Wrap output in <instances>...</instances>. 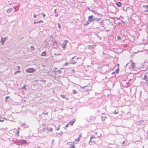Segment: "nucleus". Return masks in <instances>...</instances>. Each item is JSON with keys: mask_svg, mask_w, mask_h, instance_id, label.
Masks as SVG:
<instances>
[{"mask_svg": "<svg viewBox=\"0 0 148 148\" xmlns=\"http://www.w3.org/2000/svg\"><path fill=\"white\" fill-rule=\"evenodd\" d=\"M27 142L25 140H22L20 142V143H21L22 144H27Z\"/></svg>", "mask_w": 148, "mask_h": 148, "instance_id": "obj_11", "label": "nucleus"}, {"mask_svg": "<svg viewBox=\"0 0 148 148\" xmlns=\"http://www.w3.org/2000/svg\"><path fill=\"white\" fill-rule=\"evenodd\" d=\"M82 136V135L81 134L79 135L78 136V137L76 139H75V141H77L78 142L80 140V138Z\"/></svg>", "mask_w": 148, "mask_h": 148, "instance_id": "obj_7", "label": "nucleus"}, {"mask_svg": "<svg viewBox=\"0 0 148 148\" xmlns=\"http://www.w3.org/2000/svg\"><path fill=\"white\" fill-rule=\"evenodd\" d=\"M19 131L18 130L17 133L16 134V135L17 136H19Z\"/></svg>", "mask_w": 148, "mask_h": 148, "instance_id": "obj_18", "label": "nucleus"}, {"mask_svg": "<svg viewBox=\"0 0 148 148\" xmlns=\"http://www.w3.org/2000/svg\"><path fill=\"white\" fill-rule=\"evenodd\" d=\"M95 20L93 18V15H91L88 17V21L90 22L94 21Z\"/></svg>", "mask_w": 148, "mask_h": 148, "instance_id": "obj_4", "label": "nucleus"}, {"mask_svg": "<svg viewBox=\"0 0 148 148\" xmlns=\"http://www.w3.org/2000/svg\"><path fill=\"white\" fill-rule=\"evenodd\" d=\"M5 119V118L0 116V121L2 122L4 121Z\"/></svg>", "mask_w": 148, "mask_h": 148, "instance_id": "obj_15", "label": "nucleus"}, {"mask_svg": "<svg viewBox=\"0 0 148 148\" xmlns=\"http://www.w3.org/2000/svg\"><path fill=\"white\" fill-rule=\"evenodd\" d=\"M69 64V63L67 62H66L65 63L64 65L65 66H67Z\"/></svg>", "mask_w": 148, "mask_h": 148, "instance_id": "obj_27", "label": "nucleus"}, {"mask_svg": "<svg viewBox=\"0 0 148 148\" xmlns=\"http://www.w3.org/2000/svg\"><path fill=\"white\" fill-rule=\"evenodd\" d=\"M73 92L74 94H76L77 93V91L75 90H73Z\"/></svg>", "mask_w": 148, "mask_h": 148, "instance_id": "obj_23", "label": "nucleus"}, {"mask_svg": "<svg viewBox=\"0 0 148 148\" xmlns=\"http://www.w3.org/2000/svg\"><path fill=\"white\" fill-rule=\"evenodd\" d=\"M37 23V22H34V23L35 24V23Z\"/></svg>", "mask_w": 148, "mask_h": 148, "instance_id": "obj_37", "label": "nucleus"}, {"mask_svg": "<svg viewBox=\"0 0 148 148\" xmlns=\"http://www.w3.org/2000/svg\"><path fill=\"white\" fill-rule=\"evenodd\" d=\"M68 41L67 40H65L64 41V43H63L62 44V46L63 48L65 49V47L66 45V43L68 42Z\"/></svg>", "mask_w": 148, "mask_h": 148, "instance_id": "obj_6", "label": "nucleus"}, {"mask_svg": "<svg viewBox=\"0 0 148 148\" xmlns=\"http://www.w3.org/2000/svg\"><path fill=\"white\" fill-rule=\"evenodd\" d=\"M18 67L19 69L20 68V67L19 66H18Z\"/></svg>", "mask_w": 148, "mask_h": 148, "instance_id": "obj_38", "label": "nucleus"}, {"mask_svg": "<svg viewBox=\"0 0 148 148\" xmlns=\"http://www.w3.org/2000/svg\"><path fill=\"white\" fill-rule=\"evenodd\" d=\"M147 38H148V35L147 36Z\"/></svg>", "mask_w": 148, "mask_h": 148, "instance_id": "obj_40", "label": "nucleus"}, {"mask_svg": "<svg viewBox=\"0 0 148 148\" xmlns=\"http://www.w3.org/2000/svg\"><path fill=\"white\" fill-rule=\"evenodd\" d=\"M30 48H31V49L32 50H33V51H34V49H35L34 47L33 46H31V47Z\"/></svg>", "mask_w": 148, "mask_h": 148, "instance_id": "obj_20", "label": "nucleus"}, {"mask_svg": "<svg viewBox=\"0 0 148 148\" xmlns=\"http://www.w3.org/2000/svg\"><path fill=\"white\" fill-rule=\"evenodd\" d=\"M117 38H118V39L120 40L121 39V37L119 36H118Z\"/></svg>", "mask_w": 148, "mask_h": 148, "instance_id": "obj_29", "label": "nucleus"}, {"mask_svg": "<svg viewBox=\"0 0 148 148\" xmlns=\"http://www.w3.org/2000/svg\"><path fill=\"white\" fill-rule=\"evenodd\" d=\"M132 68L134 69L135 67V64L133 62H132Z\"/></svg>", "mask_w": 148, "mask_h": 148, "instance_id": "obj_14", "label": "nucleus"}, {"mask_svg": "<svg viewBox=\"0 0 148 148\" xmlns=\"http://www.w3.org/2000/svg\"><path fill=\"white\" fill-rule=\"evenodd\" d=\"M99 21V20H97V21Z\"/></svg>", "mask_w": 148, "mask_h": 148, "instance_id": "obj_42", "label": "nucleus"}, {"mask_svg": "<svg viewBox=\"0 0 148 148\" xmlns=\"http://www.w3.org/2000/svg\"><path fill=\"white\" fill-rule=\"evenodd\" d=\"M118 66H119V64H118Z\"/></svg>", "mask_w": 148, "mask_h": 148, "instance_id": "obj_39", "label": "nucleus"}, {"mask_svg": "<svg viewBox=\"0 0 148 148\" xmlns=\"http://www.w3.org/2000/svg\"><path fill=\"white\" fill-rule=\"evenodd\" d=\"M119 69H117L116 70V71H115V72H116V73L117 74L118 73H119Z\"/></svg>", "mask_w": 148, "mask_h": 148, "instance_id": "obj_19", "label": "nucleus"}, {"mask_svg": "<svg viewBox=\"0 0 148 148\" xmlns=\"http://www.w3.org/2000/svg\"><path fill=\"white\" fill-rule=\"evenodd\" d=\"M45 14H43V17H45Z\"/></svg>", "mask_w": 148, "mask_h": 148, "instance_id": "obj_34", "label": "nucleus"}, {"mask_svg": "<svg viewBox=\"0 0 148 148\" xmlns=\"http://www.w3.org/2000/svg\"><path fill=\"white\" fill-rule=\"evenodd\" d=\"M95 137L93 135H92L90 138V142H94L95 140H92V139H95Z\"/></svg>", "mask_w": 148, "mask_h": 148, "instance_id": "obj_12", "label": "nucleus"}, {"mask_svg": "<svg viewBox=\"0 0 148 148\" xmlns=\"http://www.w3.org/2000/svg\"><path fill=\"white\" fill-rule=\"evenodd\" d=\"M20 72V71H16L15 72L14 74H17V73H19Z\"/></svg>", "mask_w": 148, "mask_h": 148, "instance_id": "obj_21", "label": "nucleus"}, {"mask_svg": "<svg viewBox=\"0 0 148 148\" xmlns=\"http://www.w3.org/2000/svg\"><path fill=\"white\" fill-rule=\"evenodd\" d=\"M69 125L68 123L65 126L66 127H68V125Z\"/></svg>", "mask_w": 148, "mask_h": 148, "instance_id": "obj_32", "label": "nucleus"}, {"mask_svg": "<svg viewBox=\"0 0 148 148\" xmlns=\"http://www.w3.org/2000/svg\"><path fill=\"white\" fill-rule=\"evenodd\" d=\"M53 43L54 44H57V42L55 40L53 41Z\"/></svg>", "mask_w": 148, "mask_h": 148, "instance_id": "obj_26", "label": "nucleus"}, {"mask_svg": "<svg viewBox=\"0 0 148 148\" xmlns=\"http://www.w3.org/2000/svg\"><path fill=\"white\" fill-rule=\"evenodd\" d=\"M9 98V97H6V99H7Z\"/></svg>", "mask_w": 148, "mask_h": 148, "instance_id": "obj_35", "label": "nucleus"}, {"mask_svg": "<svg viewBox=\"0 0 148 148\" xmlns=\"http://www.w3.org/2000/svg\"><path fill=\"white\" fill-rule=\"evenodd\" d=\"M81 59V58H77L75 56H74L72 58V60L71 61V63L74 64L77 62L80 63Z\"/></svg>", "mask_w": 148, "mask_h": 148, "instance_id": "obj_1", "label": "nucleus"}, {"mask_svg": "<svg viewBox=\"0 0 148 148\" xmlns=\"http://www.w3.org/2000/svg\"><path fill=\"white\" fill-rule=\"evenodd\" d=\"M36 15H34V18H36Z\"/></svg>", "mask_w": 148, "mask_h": 148, "instance_id": "obj_33", "label": "nucleus"}, {"mask_svg": "<svg viewBox=\"0 0 148 148\" xmlns=\"http://www.w3.org/2000/svg\"><path fill=\"white\" fill-rule=\"evenodd\" d=\"M35 70V69L32 68H29L26 70L27 72L29 73H32Z\"/></svg>", "mask_w": 148, "mask_h": 148, "instance_id": "obj_3", "label": "nucleus"}, {"mask_svg": "<svg viewBox=\"0 0 148 148\" xmlns=\"http://www.w3.org/2000/svg\"><path fill=\"white\" fill-rule=\"evenodd\" d=\"M58 27L60 29H61V25L60 23H58Z\"/></svg>", "mask_w": 148, "mask_h": 148, "instance_id": "obj_22", "label": "nucleus"}, {"mask_svg": "<svg viewBox=\"0 0 148 148\" xmlns=\"http://www.w3.org/2000/svg\"><path fill=\"white\" fill-rule=\"evenodd\" d=\"M67 144L69 146V148H74L75 146L73 143V142H69L67 143Z\"/></svg>", "mask_w": 148, "mask_h": 148, "instance_id": "obj_2", "label": "nucleus"}, {"mask_svg": "<svg viewBox=\"0 0 148 148\" xmlns=\"http://www.w3.org/2000/svg\"><path fill=\"white\" fill-rule=\"evenodd\" d=\"M7 37H4V38H1V42L2 45H4L5 42L7 40Z\"/></svg>", "mask_w": 148, "mask_h": 148, "instance_id": "obj_5", "label": "nucleus"}, {"mask_svg": "<svg viewBox=\"0 0 148 148\" xmlns=\"http://www.w3.org/2000/svg\"><path fill=\"white\" fill-rule=\"evenodd\" d=\"M143 7L145 8L144 11L145 12H148V5H143Z\"/></svg>", "mask_w": 148, "mask_h": 148, "instance_id": "obj_8", "label": "nucleus"}, {"mask_svg": "<svg viewBox=\"0 0 148 148\" xmlns=\"http://www.w3.org/2000/svg\"><path fill=\"white\" fill-rule=\"evenodd\" d=\"M75 120L73 119V121H72L69 122L68 123L69 125H71V126H72L74 123L75 122Z\"/></svg>", "mask_w": 148, "mask_h": 148, "instance_id": "obj_9", "label": "nucleus"}, {"mask_svg": "<svg viewBox=\"0 0 148 148\" xmlns=\"http://www.w3.org/2000/svg\"><path fill=\"white\" fill-rule=\"evenodd\" d=\"M86 23H87L85 25V26L87 25L88 24H89V23L88 22H86Z\"/></svg>", "mask_w": 148, "mask_h": 148, "instance_id": "obj_30", "label": "nucleus"}, {"mask_svg": "<svg viewBox=\"0 0 148 148\" xmlns=\"http://www.w3.org/2000/svg\"><path fill=\"white\" fill-rule=\"evenodd\" d=\"M46 54V51L43 52L41 54V56H45Z\"/></svg>", "mask_w": 148, "mask_h": 148, "instance_id": "obj_13", "label": "nucleus"}, {"mask_svg": "<svg viewBox=\"0 0 148 148\" xmlns=\"http://www.w3.org/2000/svg\"><path fill=\"white\" fill-rule=\"evenodd\" d=\"M143 79L145 80L147 82H148V78L146 75H145L143 78Z\"/></svg>", "mask_w": 148, "mask_h": 148, "instance_id": "obj_10", "label": "nucleus"}, {"mask_svg": "<svg viewBox=\"0 0 148 148\" xmlns=\"http://www.w3.org/2000/svg\"><path fill=\"white\" fill-rule=\"evenodd\" d=\"M60 96L61 97H62L63 98H64V99L65 98V97L63 95H60Z\"/></svg>", "mask_w": 148, "mask_h": 148, "instance_id": "obj_25", "label": "nucleus"}, {"mask_svg": "<svg viewBox=\"0 0 148 148\" xmlns=\"http://www.w3.org/2000/svg\"><path fill=\"white\" fill-rule=\"evenodd\" d=\"M56 9H55V11H56Z\"/></svg>", "mask_w": 148, "mask_h": 148, "instance_id": "obj_41", "label": "nucleus"}, {"mask_svg": "<svg viewBox=\"0 0 148 148\" xmlns=\"http://www.w3.org/2000/svg\"><path fill=\"white\" fill-rule=\"evenodd\" d=\"M71 71H72V72H73V73L75 72V71L73 69L71 70Z\"/></svg>", "mask_w": 148, "mask_h": 148, "instance_id": "obj_31", "label": "nucleus"}, {"mask_svg": "<svg viewBox=\"0 0 148 148\" xmlns=\"http://www.w3.org/2000/svg\"><path fill=\"white\" fill-rule=\"evenodd\" d=\"M43 22V21H42L40 20L38 22H37V23H40L41 22Z\"/></svg>", "mask_w": 148, "mask_h": 148, "instance_id": "obj_28", "label": "nucleus"}, {"mask_svg": "<svg viewBox=\"0 0 148 148\" xmlns=\"http://www.w3.org/2000/svg\"><path fill=\"white\" fill-rule=\"evenodd\" d=\"M51 130L52 131V129L51 128H50Z\"/></svg>", "mask_w": 148, "mask_h": 148, "instance_id": "obj_36", "label": "nucleus"}, {"mask_svg": "<svg viewBox=\"0 0 148 148\" xmlns=\"http://www.w3.org/2000/svg\"><path fill=\"white\" fill-rule=\"evenodd\" d=\"M116 5L118 7H120L121 5V3L120 2H118L116 3Z\"/></svg>", "mask_w": 148, "mask_h": 148, "instance_id": "obj_16", "label": "nucleus"}, {"mask_svg": "<svg viewBox=\"0 0 148 148\" xmlns=\"http://www.w3.org/2000/svg\"><path fill=\"white\" fill-rule=\"evenodd\" d=\"M114 112L115 113V114H117L118 113V110H115Z\"/></svg>", "mask_w": 148, "mask_h": 148, "instance_id": "obj_24", "label": "nucleus"}, {"mask_svg": "<svg viewBox=\"0 0 148 148\" xmlns=\"http://www.w3.org/2000/svg\"><path fill=\"white\" fill-rule=\"evenodd\" d=\"M96 46V45H93L91 46H89V47H90V48H93L95 47Z\"/></svg>", "mask_w": 148, "mask_h": 148, "instance_id": "obj_17", "label": "nucleus"}]
</instances>
